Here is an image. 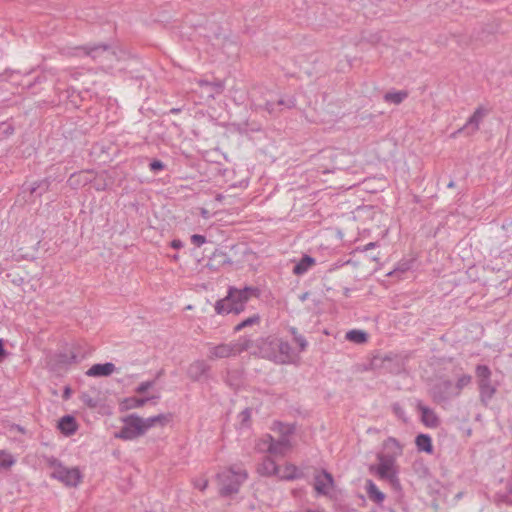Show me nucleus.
<instances>
[{
  "mask_svg": "<svg viewBox=\"0 0 512 512\" xmlns=\"http://www.w3.org/2000/svg\"><path fill=\"white\" fill-rule=\"evenodd\" d=\"M472 383V376L467 373L457 375L456 382L440 377L429 389V395L434 403L447 407L451 402L460 397L464 388Z\"/></svg>",
  "mask_w": 512,
  "mask_h": 512,
  "instance_id": "1",
  "label": "nucleus"
},
{
  "mask_svg": "<svg viewBox=\"0 0 512 512\" xmlns=\"http://www.w3.org/2000/svg\"><path fill=\"white\" fill-rule=\"evenodd\" d=\"M260 290L257 287L245 286L237 288L229 286L224 298L215 302L214 309L219 315H239L245 311L248 301L252 297L258 298Z\"/></svg>",
  "mask_w": 512,
  "mask_h": 512,
  "instance_id": "2",
  "label": "nucleus"
},
{
  "mask_svg": "<svg viewBox=\"0 0 512 512\" xmlns=\"http://www.w3.org/2000/svg\"><path fill=\"white\" fill-rule=\"evenodd\" d=\"M258 347L265 357L276 364H291L294 361V351L290 343L276 336H267L258 340Z\"/></svg>",
  "mask_w": 512,
  "mask_h": 512,
  "instance_id": "3",
  "label": "nucleus"
},
{
  "mask_svg": "<svg viewBox=\"0 0 512 512\" xmlns=\"http://www.w3.org/2000/svg\"><path fill=\"white\" fill-rule=\"evenodd\" d=\"M248 473L244 467L238 464L224 468L218 473L220 494L229 497L239 492L241 485L247 480Z\"/></svg>",
  "mask_w": 512,
  "mask_h": 512,
  "instance_id": "4",
  "label": "nucleus"
},
{
  "mask_svg": "<svg viewBox=\"0 0 512 512\" xmlns=\"http://www.w3.org/2000/svg\"><path fill=\"white\" fill-rule=\"evenodd\" d=\"M197 88H194V104H201L214 99L225 89L223 80L215 78L213 75H206L196 81Z\"/></svg>",
  "mask_w": 512,
  "mask_h": 512,
  "instance_id": "5",
  "label": "nucleus"
},
{
  "mask_svg": "<svg viewBox=\"0 0 512 512\" xmlns=\"http://www.w3.org/2000/svg\"><path fill=\"white\" fill-rule=\"evenodd\" d=\"M251 340L246 337H241L236 342L221 343L213 345L208 343V357L210 359H222L231 356H236L250 348Z\"/></svg>",
  "mask_w": 512,
  "mask_h": 512,
  "instance_id": "6",
  "label": "nucleus"
},
{
  "mask_svg": "<svg viewBox=\"0 0 512 512\" xmlns=\"http://www.w3.org/2000/svg\"><path fill=\"white\" fill-rule=\"evenodd\" d=\"M123 427L115 437L122 440H134L144 435L148 430L146 418L131 414L122 419Z\"/></svg>",
  "mask_w": 512,
  "mask_h": 512,
  "instance_id": "7",
  "label": "nucleus"
},
{
  "mask_svg": "<svg viewBox=\"0 0 512 512\" xmlns=\"http://www.w3.org/2000/svg\"><path fill=\"white\" fill-rule=\"evenodd\" d=\"M51 477L67 487H77L83 480V475L78 467H68L58 462L51 465Z\"/></svg>",
  "mask_w": 512,
  "mask_h": 512,
  "instance_id": "8",
  "label": "nucleus"
},
{
  "mask_svg": "<svg viewBox=\"0 0 512 512\" xmlns=\"http://www.w3.org/2000/svg\"><path fill=\"white\" fill-rule=\"evenodd\" d=\"M489 113V108L479 105L474 110L473 114L467 119L465 124L453 133V136L455 137L460 133H465L468 136L474 135L479 130L480 124Z\"/></svg>",
  "mask_w": 512,
  "mask_h": 512,
  "instance_id": "9",
  "label": "nucleus"
},
{
  "mask_svg": "<svg viewBox=\"0 0 512 512\" xmlns=\"http://www.w3.org/2000/svg\"><path fill=\"white\" fill-rule=\"evenodd\" d=\"M372 366L385 373L398 374L403 369V362L397 354L389 353L385 356L374 357Z\"/></svg>",
  "mask_w": 512,
  "mask_h": 512,
  "instance_id": "10",
  "label": "nucleus"
},
{
  "mask_svg": "<svg viewBox=\"0 0 512 512\" xmlns=\"http://www.w3.org/2000/svg\"><path fill=\"white\" fill-rule=\"evenodd\" d=\"M296 106V98L291 95H280L276 99H269L264 104V109L270 115H278L284 110L292 109Z\"/></svg>",
  "mask_w": 512,
  "mask_h": 512,
  "instance_id": "11",
  "label": "nucleus"
},
{
  "mask_svg": "<svg viewBox=\"0 0 512 512\" xmlns=\"http://www.w3.org/2000/svg\"><path fill=\"white\" fill-rule=\"evenodd\" d=\"M261 445L267 446V452L275 455H284L291 446L290 440L285 435L281 436L278 440H275L271 435H267L259 444V449H263Z\"/></svg>",
  "mask_w": 512,
  "mask_h": 512,
  "instance_id": "12",
  "label": "nucleus"
},
{
  "mask_svg": "<svg viewBox=\"0 0 512 512\" xmlns=\"http://www.w3.org/2000/svg\"><path fill=\"white\" fill-rule=\"evenodd\" d=\"M379 464L376 474L381 479H387L392 473L398 472L395 468V460L390 455H378Z\"/></svg>",
  "mask_w": 512,
  "mask_h": 512,
  "instance_id": "13",
  "label": "nucleus"
},
{
  "mask_svg": "<svg viewBox=\"0 0 512 512\" xmlns=\"http://www.w3.org/2000/svg\"><path fill=\"white\" fill-rule=\"evenodd\" d=\"M477 384L480 401L484 406H487L494 398L497 392V387L492 383L491 379L477 381Z\"/></svg>",
  "mask_w": 512,
  "mask_h": 512,
  "instance_id": "14",
  "label": "nucleus"
},
{
  "mask_svg": "<svg viewBox=\"0 0 512 512\" xmlns=\"http://www.w3.org/2000/svg\"><path fill=\"white\" fill-rule=\"evenodd\" d=\"M417 410L421 413V421L426 427L436 428L439 426V417L433 409L419 402L417 404Z\"/></svg>",
  "mask_w": 512,
  "mask_h": 512,
  "instance_id": "15",
  "label": "nucleus"
},
{
  "mask_svg": "<svg viewBox=\"0 0 512 512\" xmlns=\"http://www.w3.org/2000/svg\"><path fill=\"white\" fill-rule=\"evenodd\" d=\"M157 396H151V397H138V396H131L124 398L119 403V409L120 411H128L132 409H138L146 405V403L152 399H156Z\"/></svg>",
  "mask_w": 512,
  "mask_h": 512,
  "instance_id": "16",
  "label": "nucleus"
},
{
  "mask_svg": "<svg viewBox=\"0 0 512 512\" xmlns=\"http://www.w3.org/2000/svg\"><path fill=\"white\" fill-rule=\"evenodd\" d=\"M78 423L73 416L66 415L61 417L57 422V428L65 436H72L78 430Z\"/></svg>",
  "mask_w": 512,
  "mask_h": 512,
  "instance_id": "17",
  "label": "nucleus"
},
{
  "mask_svg": "<svg viewBox=\"0 0 512 512\" xmlns=\"http://www.w3.org/2000/svg\"><path fill=\"white\" fill-rule=\"evenodd\" d=\"M333 485V477L332 475L323 470L320 475L315 477L314 488L318 494L326 495L328 493V489Z\"/></svg>",
  "mask_w": 512,
  "mask_h": 512,
  "instance_id": "18",
  "label": "nucleus"
},
{
  "mask_svg": "<svg viewBox=\"0 0 512 512\" xmlns=\"http://www.w3.org/2000/svg\"><path fill=\"white\" fill-rule=\"evenodd\" d=\"M116 370L113 363L107 362L103 364H94L86 372L90 377H106L114 373Z\"/></svg>",
  "mask_w": 512,
  "mask_h": 512,
  "instance_id": "19",
  "label": "nucleus"
},
{
  "mask_svg": "<svg viewBox=\"0 0 512 512\" xmlns=\"http://www.w3.org/2000/svg\"><path fill=\"white\" fill-rule=\"evenodd\" d=\"M280 467L276 464V462L270 458L265 457L261 464L258 466V473L262 476H277L279 474Z\"/></svg>",
  "mask_w": 512,
  "mask_h": 512,
  "instance_id": "20",
  "label": "nucleus"
},
{
  "mask_svg": "<svg viewBox=\"0 0 512 512\" xmlns=\"http://www.w3.org/2000/svg\"><path fill=\"white\" fill-rule=\"evenodd\" d=\"M316 260L312 256L303 255L301 259L294 265L293 274L297 276L304 275L308 272V270L315 265Z\"/></svg>",
  "mask_w": 512,
  "mask_h": 512,
  "instance_id": "21",
  "label": "nucleus"
},
{
  "mask_svg": "<svg viewBox=\"0 0 512 512\" xmlns=\"http://www.w3.org/2000/svg\"><path fill=\"white\" fill-rule=\"evenodd\" d=\"M302 472L293 464H287L283 469L280 468L278 478L281 480L292 481L299 479Z\"/></svg>",
  "mask_w": 512,
  "mask_h": 512,
  "instance_id": "22",
  "label": "nucleus"
},
{
  "mask_svg": "<svg viewBox=\"0 0 512 512\" xmlns=\"http://www.w3.org/2000/svg\"><path fill=\"white\" fill-rule=\"evenodd\" d=\"M415 444L418 451L425 452L427 454L433 453V444L430 435L423 433L417 435L415 439Z\"/></svg>",
  "mask_w": 512,
  "mask_h": 512,
  "instance_id": "23",
  "label": "nucleus"
},
{
  "mask_svg": "<svg viewBox=\"0 0 512 512\" xmlns=\"http://www.w3.org/2000/svg\"><path fill=\"white\" fill-rule=\"evenodd\" d=\"M366 491L369 498L378 504L382 503L385 499V494L378 489L372 480L366 481Z\"/></svg>",
  "mask_w": 512,
  "mask_h": 512,
  "instance_id": "24",
  "label": "nucleus"
},
{
  "mask_svg": "<svg viewBox=\"0 0 512 512\" xmlns=\"http://www.w3.org/2000/svg\"><path fill=\"white\" fill-rule=\"evenodd\" d=\"M260 322H261L260 314L254 313L251 316H249L248 318L241 320L239 323H237L233 328V332L238 333L245 328L259 325Z\"/></svg>",
  "mask_w": 512,
  "mask_h": 512,
  "instance_id": "25",
  "label": "nucleus"
},
{
  "mask_svg": "<svg viewBox=\"0 0 512 512\" xmlns=\"http://www.w3.org/2000/svg\"><path fill=\"white\" fill-rule=\"evenodd\" d=\"M146 420L148 422L147 424H148V428L150 430L153 427H157V426L164 427L167 424H169L172 420V415L169 413L159 414V415H155L152 417H148V418H146Z\"/></svg>",
  "mask_w": 512,
  "mask_h": 512,
  "instance_id": "26",
  "label": "nucleus"
},
{
  "mask_svg": "<svg viewBox=\"0 0 512 512\" xmlns=\"http://www.w3.org/2000/svg\"><path fill=\"white\" fill-rule=\"evenodd\" d=\"M408 97L406 90L390 91L384 94L383 99L386 103L399 105Z\"/></svg>",
  "mask_w": 512,
  "mask_h": 512,
  "instance_id": "27",
  "label": "nucleus"
},
{
  "mask_svg": "<svg viewBox=\"0 0 512 512\" xmlns=\"http://www.w3.org/2000/svg\"><path fill=\"white\" fill-rule=\"evenodd\" d=\"M289 333L291 334L294 343L298 346L299 352H304L308 347V341L306 338L298 332V329L294 326H290L288 328Z\"/></svg>",
  "mask_w": 512,
  "mask_h": 512,
  "instance_id": "28",
  "label": "nucleus"
},
{
  "mask_svg": "<svg viewBox=\"0 0 512 512\" xmlns=\"http://www.w3.org/2000/svg\"><path fill=\"white\" fill-rule=\"evenodd\" d=\"M346 339L356 344H363L368 339V334L363 330L353 329L346 333Z\"/></svg>",
  "mask_w": 512,
  "mask_h": 512,
  "instance_id": "29",
  "label": "nucleus"
},
{
  "mask_svg": "<svg viewBox=\"0 0 512 512\" xmlns=\"http://www.w3.org/2000/svg\"><path fill=\"white\" fill-rule=\"evenodd\" d=\"M475 374L477 377V381L489 380V379H491L492 372H491V369L487 365L478 364L475 368Z\"/></svg>",
  "mask_w": 512,
  "mask_h": 512,
  "instance_id": "30",
  "label": "nucleus"
},
{
  "mask_svg": "<svg viewBox=\"0 0 512 512\" xmlns=\"http://www.w3.org/2000/svg\"><path fill=\"white\" fill-rule=\"evenodd\" d=\"M15 463L12 455L5 452L0 451V469L10 468Z\"/></svg>",
  "mask_w": 512,
  "mask_h": 512,
  "instance_id": "31",
  "label": "nucleus"
},
{
  "mask_svg": "<svg viewBox=\"0 0 512 512\" xmlns=\"http://www.w3.org/2000/svg\"><path fill=\"white\" fill-rule=\"evenodd\" d=\"M81 401L89 408H96L98 405V400L87 393L81 395Z\"/></svg>",
  "mask_w": 512,
  "mask_h": 512,
  "instance_id": "32",
  "label": "nucleus"
},
{
  "mask_svg": "<svg viewBox=\"0 0 512 512\" xmlns=\"http://www.w3.org/2000/svg\"><path fill=\"white\" fill-rule=\"evenodd\" d=\"M238 418H239L242 426L248 425V423H249V421L251 419V409L250 408H245L244 410H242L239 413Z\"/></svg>",
  "mask_w": 512,
  "mask_h": 512,
  "instance_id": "33",
  "label": "nucleus"
},
{
  "mask_svg": "<svg viewBox=\"0 0 512 512\" xmlns=\"http://www.w3.org/2000/svg\"><path fill=\"white\" fill-rule=\"evenodd\" d=\"M386 480L389 481L395 490H401V483L398 477V472L392 473L391 476H389Z\"/></svg>",
  "mask_w": 512,
  "mask_h": 512,
  "instance_id": "34",
  "label": "nucleus"
},
{
  "mask_svg": "<svg viewBox=\"0 0 512 512\" xmlns=\"http://www.w3.org/2000/svg\"><path fill=\"white\" fill-rule=\"evenodd\" d=\"M392 410L394 412V414L399 418V419H402V420H405V410L403 409V407L399 404V403H394L392 405Z\"/></svg>",
  "mask_w": 512,
  "mask_h": 512,
  "instance_id": "35",
  "label": "nucleus"
},
{
  "mask_svg": "<svg viewBox=\"0 0 512 512\" xmlns=\"http://www.w3.org/2000/svg\"><path fill=\"white\" fill-rule=\"evenodd\" d=\"M153 386V382L151 381H146V382H142L136 389H135V392L138 393V394H143L145 393L146 391H148L150 388H152Z\"/></svg>",
  "mask_w": 512,
  "mask_h": 512,
  "instance_id": "36",
  "label": "nucleus"
},
{
  "mask_svg": "<svg viewBox=\"0 0 512 512\" xmlns=\"http://www.w3.org/2000/svg\"><path fill=\"white\" fill-rule=\"evenodd\" d=\"M208 368V365L203 361L194 362V371L196 370L200 373V375H203L208 370Z\"/></svg>",
  "mask_w": 512,
  "mask_h": 512,
  "instance_id": "37",
  "label": "nucleus"
},
{
  "mask_svg": "<svg viewBox=\"0 0 512 512\" xmlns=\"http://www.w3.org/2000/svg\"><path fill=\"white\" fill-rule=\"evenodd\" d=\"M204 243H206V238L203 235L194 234V251L196 248H200ZM195 256L194 254V257Z\"/></svg>",
  "mask_w": 512,
  "mask_h": 512,
  "instance_id": "38",
  "label": "nucleus"
},
{
  "mask_svg": "<svg viewBox=\"0 0 512 512\" xmlns=\"http://www.w3.org/2000/svg\"><path fill=\"white\" fill-rule=\"evenodd\" d=\"M209 33L216 37L219 35V27H218L217 23H215V22L209 23Z\"/></svg>",
  "mask_w": 512,
  "mask_h": 512,
  "instance_id": "39",
  "label": "nucleus"
},
{
  "mask_svg": "<svg viewBox=\"0 0 512 512\" xmlns=\"http://www.w3.org/2000/svg\"><path fill=\"white\" fill-rule=\"evenodd\" d=\"M150 169H151L152 171L161 170V169H163V164H162V162H160V161H153V162L150 164Z\"/></svg>",
  "mask_w": 512,
  "mask_h": 512,
  "instance_id": "40",
  "label": "nucleus"
},
{
  "mask_svg": "<svg viewBox=\"0 0 512 512\" xmlns=\"http://www.w3.org/2000/svg\"><path fill=\"white\" fill-rule=\"evenodd\" d=\"M410 268L409 262L399 263L395 271L405 272Z\"/></svg>",
  "mask_w": 512,
  "mask_h": 512,
  "instance_id": "41",
  "label": "nucleus"
},
{
  "mask_svg": "<svg viewBox=\"0 0 512 512\" xmlns=\"http://www.w3.org/2000/svg\"><path fill=\"white\" fill-rule=\"evenodd\" d=\"M387 442L393 444V446H395L399 451L401 450V446L395 438L390 437V438H388Z\"/></svg>",
  "mask_w": 512,
  "mask_h": 512,
  "instance_id": "42",
  "label": "nucleus"
},
{
  "mask_svg": "<svg viewBox=\"0 0 512 512\" xmlns=\"http://www.w3.org/2000/svg\"><path fill=\"white\" fill-rule=\"evenodd\" d=\"M5 357L4 343L3 340L0 339V362Z\"/></svg>",
  "mask_w": 512,
  "mask_h": 512,
  "instance_id": "43",
  "label": "nucleus"
},
{
  "mask_svg": "<svg viewBox=\"0 0 512 512\" xmlns=\"http://www.w3.org/2000/svg\"><path fill=\"white\" fill-rule=\"evenodd\" d=\"M376 246H377L376 242H370V243L365 245L364 250H370V249L375 248Z\"/></svg>",
  "mask_w": 512,
  "mask_h": 512,
  "instance_id": "44",
  "label": "nucleus"
},
{
  "mask_svg": "<svg viewBox=\"0 0 512 512\" xmlns=\"http://www.w3.org/2000/svg\"><path fill=\"white\" fill-rule=\"evenodd\" d=\"M201 214L204 218H209L210 212L206 210L205 208H201Z\"/></svg>",
  "mask_w": 512,
  "mask_h": 512,
  "instance_id": "45",
  "label": "nucleus"
},
{
  "mask_svg": "<svg viewBox=\"0 0 512 512\" xmlns=\"http://www.w3.org/2000/svg\"><path fill=\"white\" fill-rule=\"evenodd\" d=\"M180 245H181V243H180V241H179V240H174V241L172 242V247H174V248H179V247H180Z\"/></svg>",
  "mask_w": 512,
  "mask_h": 512,
  "instance_id": "46",
  "label": "nucleus"
},
{
  "mask_svg": "<svg viewBox=\"0 0 512 512\" xmlns=\"http://www.w3.org/2000/svg\"><path fill=\"white\" fill-rule=\"evenodd\" d=\"M222 199V196L220 194H216L213 196L214 201H220Z\"/></svg>",
  "mask_w": 512,
  "mask_h": 512,
  "instance_id": "47",
  "label": "nucleus"
},
{
  "mask_svg": "<svg viewBox=\"0 0 512 512\" xmlns=\"http://www.w3.org/2000/svg\"><path fill=\"white\" fill-rule=\"evenodd\" d=\"M70 396V389L67 388L64 392V398H68Z\"/></svg>",
  "mask_w": 512,
  "mask_h": 512,
  "instance_id": "48",
  "label": "nucleus"
},
{
  "mask_svg": "<svg viewBox=\"0 0 512 512\" xmlns=\"http://www.w3.org/2000/svg\"><path fill=\"white\" fill-rule=\"evenodd\" d=\"M455 186V182L453 180H451L448 184H447V187L448 188H453Z\"/></svg>",
  "mask_w": 512,
  "mask_h": 512,
  "instance_id": "49",
  "label": "nucleus"
},
{
  "mask_svg": "<svg viewBox=\"0 0 512 512\" xmlns=\"http://www.w3.org/2000/svg\"><path fill=\"white\" fill-rule=\"evenodd\" d=\"M96 189L97 190H103V189H105V185H98V184H96Z\"/></svg>",
  "mask_w": 512,
  "mask_h": 512,
  "instance_id": "50",
  "label": "nucleus"
},
{
  "mask_svg": "<svg viewBox=\"0 0 512 512\" xmlns=\"http://www.w3.org/2000/svg\"><path fill=\"white\" fill-rule=\"evenodd\" d=\"M199 35H200V36H203V37H205V38H206V37H208V38H210V37H211V35H210V34H206V33H205V34H201V33H199Z\"/></svg>",
  "mask_w": 512,
  "mask_h": 512,
  "instance_id": "51",
  "label": "nucleus"
},
{
  "mask_svg": "<svg viewBox=\"0 0 512 512\" xmlns=\"http://www.w3.org/2000/svg\"><path fill=\"white\" fill-rule=\"evenodd\" d=\"M349 291H350V290H349L348 288H346V289H345V295H348V294H349Z\"/></svg>",
  "mask_w": 512,
  "mask_h": 512,
  "instance_id": "52",
  "label": "nucleus"
},
{
  "mask_svg": "<svg viewBox=\"0 0 512 512\" xmlns=\"http://www.w3.org/2000/svg\"><path fill=\"white\" fill-rule=\"evenodd\" d=\"M198 27H201V25H197V26H196V25H194V26H193V29L195 30V29H196V28H198Z\"/></svg>",
  "mask_w": 512,
  "mask_h": 512,
  "instance_id": "53",
  "label": "nucleus"
},
{
  "mask_svg": "<svg viewBox=\"0 0 512 512\" xmlns=\"http://www.w3.org/2000/svg\"><path fill=\"white\" fill-rule=\"evenodd\" d=\"M200 196H201V194H200V192H198V193H197V199H198V200L200 199Z\"/></svg>",
  "mask_w": 512,
  "mask_h": 512,
  "instance_id": "54",
  "label": "nucleus"
},
{
  "mask_svg": "<svg viewBox=\"0 0 512 512\" xmlns=\"http://www.w3.org/2000/svg\"><path fill=\"white\" fill-rule=\"evenodd\" d=\"M9 130V134H12V129L10 127H7Z\"/></svg>",
  "mask_w": 512,
  "mask_h": 512,
  "instance_id": "55",
  "label": "nucleus"
}]
</instances>
